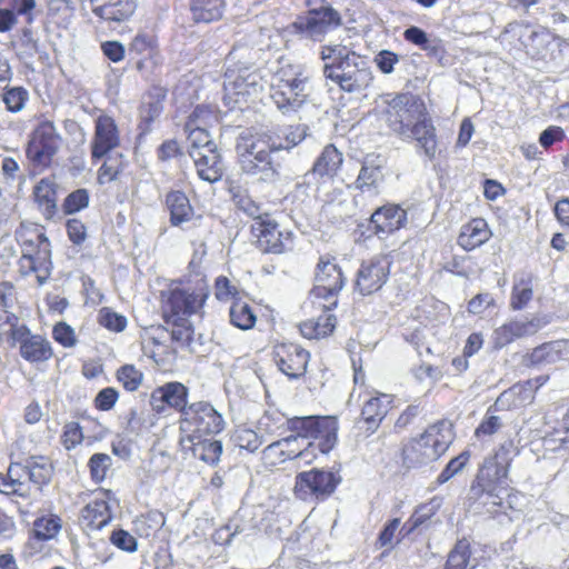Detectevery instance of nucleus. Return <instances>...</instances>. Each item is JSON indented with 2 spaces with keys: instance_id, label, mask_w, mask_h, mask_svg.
Listing matches in <instances>:
<instances>
[{
  "instance_id": "0eeeda50",
  "label": "nucleus",
  "mask_w": 569,
  "mask_h": 569,
  "mask_svg": "<svg viewBox=\"0 0 569 569\" xmlns=\"http://www.w3.org/2000/svg\"><path fill=\"white\" fill-rule=\"evenodd\" d=\"M273 149L266 132H247L237 142V152L241 170L261 181H271L278 176L271 157Z\"/></svg>"
},
{
  "instance_id": "c9c22d12",
  "label": "nucleus",
  "mask_w": 569,
  "mask_h": 569,
  "mask_svg": "<svg viewBox=\"0 0 569 569\" xmlns=\"http://www.w3.org/2000/svg\"><path fill=\"white\" fill-rule=\"evenodd\" d=\"M96 17L108 22L128 21L137 9L136 0H90Z\"/></svg>"
},
{
  "instance_id": "412c9836",
  "label": "nucleus",
  "mask_w": 569,
  "mask_h": 569,
  "mask_svg": "<svg viewBox=\"0 0 569 569\" xmlns=\"http://www.w3.org/2000/svg\"><path fill=\"white\" fill-rule=\"evenodd\" d=\"M411 111H417L419 114L426 111V106L419 97L409 93H397L387 101L383 110L385 119L390 129L399 137L408 136L411 126L406 120Z\"/></svg>"
},
{
  "instance_id": "9d476101",
  "label": "nucleus",
  "mask_w": 569,
  "mask_h": 569,
  "mask_svg": "<svg viewBox=\"0 0 569 569\" xmlns=\"http://www.w3.org/2000/svg\"><path fill=\"white\" fill-rule=\"evenodd\" d=\"M307 78L288 64L280 67L271 77L270 98L283 113L296 112L307 100Z\"/></svg>"
},
{
  "instance_id": "f257e3e1",
  "label": "nucleus",
  "mask_w": 569,
  "mask_h": 569,
  "mask_svg": "<svg viewBox=\"0 0 569 569\" xmlns=\"http://www.w3.org/2000/svg\"><path fill=\"white\" fill-rule=\"evenodd\" d=\"M511 443H501L479 466L470 487V506L476 510L499 513L503 508L502 493L510 490L507 483L510 467Z\"/></svg>"
},
{
  "instance_id": "052dcab7",
  "label": "nucleus",
  "mask_w": 569,
  "mask_h": 569,
  "mask_svg": "<svg viewBox=\"0 0 569 569\" xmlns=\"http://www.w3.org/2000/svg\"><path fill=\"white\" fill-rule=\"evenodd\" d=\"M470 457V451L465 450L457 457L450 459L446 467L442 469V471L438 475L436 480L437 485H443L448 482L451 478H453L456 475L461 472L468 465Z\"/></svg>"
},
{
  "instance_id": "dca6fc26",
  "label": "nucleus",
  "mask_w": 569,
  "mask_h": 569,
  "mask_svg": "<svg viewBox=\"0 0 569 569\" xmlns=\"http://www.w3.org/2000/svg\"><path fill=\"white\" fill-rule=\"evenodd\" d=\"M341 24L340 12L326 3L319 8H310L305 16H299L292 23V29L298 34L317 40Z\"/></svg>"
},
{
  "instance_id": "7ed1b4c3",
  "label": "nucleus",
  "mask_w": 569,
  "mask_h": 569,
  "mask_svg": "<svg viewBox=\"0 0 569 569\" xmlns=\"http://www.w3.org/2000/svg\"><path fill=\"white\" fill-rule=\"evenodd\" d=\"M343 153L333 143L326 144L316 157L311 168L297 183V191L312 196L326 209L341 204L343 191L335 186V180L343 166Z\"/></svg>"
},
{
  "instance_id": "1a4fd4ad",
  "label": "nucleus",
  "mask_w": 569,
  "mask_h": 569,
  "mask_svg": "<svg viewBox=\"0 0 569 569\" xmlns=\"http://www.w3.org/2000/svg\"><path fill=\"white\" fill-rule=\"evenodd\" d=\"M250 234L253 246L263 254L283 256L295 250V231L268 213L253 218Z\"/></svg>"
},
{
  "instance_id": "79ce46f5",
  "label": "nucleus",
  "mask_w": 569,
  "mask_h": 569,
  "mask_svg": "<svg viewBox=\"0 0 569 569\" xmlns=\"http://www.w3.org/2000/svg\"><path fill=\"white\" fill-rule=\"evenodd\" d=\"M393 461L397 471L400 473H407L412 469L428 465L415 437L401 443Z\"/></svg>"
},
{
  "instance_id": "7c9ffc66",
  "label": "nucleus",
  "mask_w": 569,
  "mask_h": 569,
  "mask_svg": "<svg viewBox=\"0 0 569 569\" xmlns=\"http://www.w3.org/2000/svg\"><path fill=\"white\" fill-rule=\"evenodd\" d=\"M492 236L488 221L482 217H475L461 224L457 244L466 252H470L486 244Z\"/></svg>"
},
{
  "instance_id": "4468645a",
  "label": "nucleus",
  "mask_w": 569,
  "mask_h": 569,
  "mask_svg": "<svg viewBox=\"0 0 569 569\" xmlns=\"http://www.w3.org/2000/svg\"><path fill=\"white\" fill-rule=\"evenodd\" d=\"M182 429L191 432L190 440L213 436L221 432L224 428L222 416L208 401H196L189 405V408L180 418Z\"/></svg>"
},
{
  "instance_id": "37998d69",
  "label": "nucleus",
  "mask_w": 569,
  "mask_h": 569,
  "mask_svg": "<svg viewBox=\"0 0 569 569\" xmlns=\"http://www.w3.org/2000/svg\"><path fill=\"white\" fill-rule=\"evenodd\" d=\"M226 7V0H189V11L194 23L220 21Z\"/></svg>"
},
{
  "instance_id": "b1692460",
  "label": "nucleus",
  "mask_w": 569,
  "mask_h": 569,
  "mask_svg": "<svg viewBox=\"0 0 569 569\" xmlns=\"http://www.w3.org/2000/svg\"><path fill=\"white\" fill-rule=\"evenodd\" d=\"M189 389L182 382L170 381L154 388L150 395V407L157 415H163L169 410H174L183 417V412L189 408Z\"/></svg>"
},
{
  "instance_id": "774afa93",
  "label": "nucleus",
  "mask_w": 569,
  "mask_h": 569,
  "mask_svg": "<svg viewBox=\"0 0 569 569\" xmlns=\"http://www.w3.org/2000/svg\"><path fill=\"white\" fill-rule=\"evenodd\" d=\"M213 290L216 299L220 302L238 299L237 287L226 276H219L214 279Z\"/></svg>"
},
{
  "instance_id": "ddd939ff",
  "label": "nucleus",
  "mask_w": 569,
  "mask_h": 569,
  "mask_svg": "<svg viewBox=\"0 0 569 569\" xmlns=\"http://www.w3.org/2000/svg\"><path fill=\"white\" fill-rule=\"evenodd\" d=\"M341 481L339 471L311 468L296 475L293 495L303 502H325L333 496Z\"/></svg>"
},
{
  "instance_id": "ea45409f",
  "label": "nucleus",
  "mask_w": 569,
  "mask_h": 569,
  "mask_svg": "<svg viewBox=\"0 0 569 569\" xmlns=\"http://www.w3.org/2000/svg\"><path fill=\"white\" fill-rule=\"evenodd\" d=\"M533 273L522 271L515 274L509 301L511 310L520 311L528 307L533 299Z\"/></svg>"
},
{
  "instance_id": "69168bd1",
  "label": "nucleus",
  "mask_w": 569,
  "mask_h": 569,
  "mask_svg": "<svg viewBox=\"0 0 569 569\" xmlns=\"http://www.w3.org/2000/svg\"><path fill=\"white\" fill-rule=\"evenodd\" d=\"M496 412H498V410H491V406L487 409L485 417L475 430L477 438L489 437L500 430L502 421Z\"/></svg>"
},
{
  "instance_id": "0e129e2a",
  "label": "nucleus",
  "mask_w": 569,
  "mask_h": 569,
  "mask_svg": "<svg viewBox=\"0 0 569 569\" xmlns=\"http://www.w3.org/2000/svg\"><path fill=\"white\" fill-rule=\"evenodd\" d=\"M84 439L82 427L77 421L66 422L60 435V442L66 450H72Z\"/></svg>"
},
{
  "instance_id": "bf43d9fd",
  "label": "nucleus",
  "mask_w": 569,
  "mask_h": 569,
  "mask_svg": "<svg viewBox=\"0 0 569 569\" xmlns=\"http://www.w3.org/2000/svg\"><path fill=\"white\" fill-rule=\"evenodd\" d=\"M110 467L111 458L109 455L102 452L93 453L88 461L91 480L97 485L101 483L106 479Z\"/></svg>"
},
{
  "instance_id": "f03ea898",
  "label": "nucleus",
  "mask_w": 569,
  "mask_h": 569,
  "mask_svg": "<svg viewBox=\"0 0 569 569\" xmlns=\"http://www.w3.org/2000/svg\"><path fill=\"white\" fill-rule=\"evenodd\" d=\"M210 296V287L204 273L189 271L181 278L171 280L159 295L161 318L164 323L189 320L202 315Z\"/></svg>"
},
{
  "instance_id": "2eb2a0df",
  "label": "nucleus",
  "mask_w": 569,
  "mask_h": 569,
  "mask_svg": "<svg viewBox=\"0 0 569 569\" xmlns=\"http://www.w3.org/2000/svg\"><path fill=\"white\" fill-rule=\"evenodd\" d=\"M392 266L390 253H377L363 260L356 273L355 291L361 296L378 292L388 281Z\"/></svg>"
},
{
  "instance_id": "6ab92c4d",
  "label": "nucleus",
  "mask_w": 569,
  "mask_h": 569,
  "mask_svg": "<svg viewBox=\"0 0 569 569\" xmlns=\"http://www.w3.org/2000/svg\"><path fill=\"white\" fill-rule=\"evenodd\" d=\"M121 144L120 129L113 117L102 113L94 119L93 136L90 141V158L97 164L108 153Z\"/></svg>"
},
{
  "instance_id": "de8ad7c7",
  "label": "nucleus",
  "mask_w": 569,
  "mask_h": 569,
  "mask_svg": "<svg viewBox=\"0 0 569 569\" xmlns=\"http://www.w3.org/2000/svg\"><path fill=\"white\" fill-rule=\"evenodd\" d=\"M229 320L233 327L240 330H250L257 322V315L250 303L238 298L231 301Z\"/></svg>"
},
{
  "instance_id": "c85d7f7f",
  "label": "nucleus",
  "mask_w": 569,
  "mask_h": 569,
  "mask_svg": "<svg viewBox=\"0 0 569 569\" xmlns=\"http://www.w3.org/2000/svg\"><path fill=\"white\" fill-rule=\"evenodd\" d=\"M313 306L317 307L321 313L316 318L300 321L298 323V330L300 335L308 340L326 339L333 335L338 325V319L336 315L332 313V310L336 308H328L329 302L322 305L320 301H317Z\"/></svg>"
},
{
  "instance_id": "338daca9",
  "label": "nucleus",
  "mask_w": 569,
  "mask_h": 569,
  "mask_svg": "<svg viewBox=\"0 0 569 569\" xmlns=\"http://www.w3.org/2000/svg\"><path fill=\"white\" fill-rule=\"evenodd\" d=\"M172 327L171 341L178 347L189 346L193 339L194 329L189 320H182L177 323H168Z\"/></svg>"
},
{
  "instance_id": "f704fd0d",
  "label": "nucleus",
  "mask_w": 569,
  "mask_h": 569,
  "mask_svg": "<svg viewBox=\"0 0 569 569\" xmlns=\"http://www.w3.org/2000/svg\"><path fill=\"white\" fill-rule=\"evenodd\" d=\"M296 433L273 441L262 450V461L267 467H277L286 461L296 459L303 455L299 447Z\"/></svg>"
},
{
  "instance_id": "72a5a7b5",
  "label": "nucleus",
  "mask_w": 569,
  "mask_h": 569,
  "mask_svg": "<svg viewBox=\"0 0 569 569\" xmlns=\"http://www.w3.org/2000/svg\"><path fill=\"white\" fill-rule=\"evenodd\" d=\"M192 158L198 177L208 182H217L223 176V162L218 147L202 151H189Z\"/></svg>"
},
{
  "instance_id": "6e6d98bb",
  "label": "nucleus",
  "mask_w": 569,
  "mask_h": 569,
  "mask_svg": "<svg viewBox=\"0 0 569 569\" xmlns=\"http://www.w3.org/2000/svg\"><path fill=\"white\" fill-rule=\"evenodd\" d=\"M471 557V547L467 539L458 540L449 552L443 569H468Z\"/></svg>"
},
{
  "instance_id": "a211bd4d",
  "label": "nucleus",
  "mask_w": 569,
  "mask_h": 569,
  "mask_svg": "<svg viewBox=\"0 0 569 569\" xmlns=\"http://www.w3.org/2000/svg\"><path fill=\"white\" fill-rule=\"evenodd\" d=\"M63 529V519L60 515L49 511L34 518L24 542V551L33 557L44 550V546L58 539Z\"/></svg>"
},
{
  "instance_id": "aec40b11",
  "label": "nucleus",
  "mask_w": 569,
  "mask_h": 569,
  "mask_svg": "<svg viewBox=\"0 0 569 569\" xmlns=\"http://www.w3.org/2000/svg\"><path fill=\"white\" fill-rule=\"evenodd\" d=\"M408 224V212L399 203L387 202L378 207L368 220V231L378 239H387Z\"/></svg>"
},
{
  "instance_id": "e2e57ef3",
  "label": "nucleus",
  "mask_w": 569,
  "mask_h": 569,
  "mask_svg": "<svg viewBox=\"0 0 569 569\" xmlns=\"http://www.w3.org/2000/svg\"><path fill=\"white\" fill-rule=\"evenodd\" d=\"M89 191L87 189H77L70 192L62 202V211L64 214H73L89 206Z\"/></svg>"
},
{
  "instance_id": "c03bdc74",
  "label": "nucleus",
  "mask_w": 569,
  "mask_h": 569,
  "mask_svg": "<svg viewBox=\"0 0 569 569\" xmlns=\"http://www.w3.org/2000/svg\"><path fill=\"white\" fill-rule=\"evenodd\" d=\"M266 133L277 151L289 150L298 146L306 138V130L300 124L277 128Z\"/></svg>"
},
{
  "instance_id": "13d9d810",
  "label": "nucleus",
  "mask_w": 569,
  "mask_h": 569,
  "mask_svg": "<svg viewBox=\"0 0 569 569\" xmlns=\"http://www.w3.org/2000/svg\"><path fill=\"white\" fill-rule=\"evenodd\" d=\"M74 9L67 0H53L48 8L50 21L58 27H67L73 17Z\"/></svg>"
},
{
  "instance_id": "a18cd8bd",
  "label": "nucleus",
  "mask_w": 569,
  "mask_h": 569,
  "mask_svg": "<svg viewBox=\"0 0 569 569\" xmlns=\"http://www.w3.org/2000/svg\"><path fill=\"white\" fill-rule=\"evenodd\" d=\"M102 159L104 160L97 171V182L101 186L118 180L128 166L124 156L120 152H110Z\"/></svg>"
},
{
  "instance_id": "2f4dec72",
  "label": "nucleus",
  "mask_w": 569,
  "mask_h": 569,
  "mask_svg": "<svg viewBox=\"0 0 569 569\" xmlns=\"http://www.w3.org/2000/svg\"><path fill=\"white\" fill-rule=\"evenodd\" d=\"M560 361L569 362V340L543 342L525 356L528 367L552 365Z\"/></svg>"
},
{
  "instance_id": "a878e982",
  "label": "nucleus",
  "mask_w": 569,
  "mask_h": 569,
  "mask_svg": "<svg viewBox=\"0 0 569 569\" xmlns=\"http://www.w3.org/2000/svg\"><path fill=\"white\" fill-rule=\"evenodd\" d=\"M110 497V490L100 488L97 496L81 509L79 520L84 528L91 531L101 530L111 521Z\"/></svg>"
},
{
  "instance_id": "3c124183",
  "label": "nucleus",
  "mask_w": 569,
  "mask_h": 569,
  "mask_svg": "<svg viewBox=\"0 0 569 569\" xmlns=\"http://www.w3.org/2000/svg\"><path fill=\"white\" fill-rule=\"evenodd\" d=\"M192 441L193 456L208 465H217L222 453L219 440L194 438Z\"/></svg>"
},
{
  "instance_id": "39448f33",
  "label": "nucleus",
  "mask_w": 569,
  "mask_h": 569,
  "mask_svg": "<svg viewBox=\"0 0 569 569\" xmlns=\"http://www.w3.org/2000/svg\"><path fill=\"white\" fill-rule=\"evenodd\" d=\"M16 240L21 256L17 261L21 277L34 274L42 286L51 273V243L44 228L38 223L22 222L16 230Z\"/></svg>"
},
{
  "instance_id": "bb28decb",
  "label": "nucleus",
  "mask_w": 569,
  "mask_h": 569,
  "mask_svg": "<svg viewBox=\"0 0 569 569\" xmlns=\"http://www.w3.org/2000/svg\"><path fill=\"white\" fill-rule=\"evenodd\" d=\"M545 325L539 317L512 319L495 330L493 343L503 348L518 339L535 336Z\"/></svg>"
},
{
  "instance_id": "5701e85b",
  "label": "nucleus",
  "mask_w": 569,
  "mask_h": 569,
  "mask_svg": "<svg viewBox=\"0 0 569 569\" xmlns=\"http://www.w3.org/2000/svg\"><path fill=\"white\" fill-rule=\"evenodd\" d=\"M453 438L452 427L445 420L428 426L421 435L415 437L428 465L447 452Z\"/></svg>"
},
{
  "instance_id": "58836bf2",
  "label": "nucleus",
  "mask_w": 569,
  "mask_h": 569,
  "mask_svg": "<svg viewBox=\"0 0 569 569\" xmlns=\"http://www.w3.org/2000/svg\"><path fill=\"white\" fill-rule=\"evenodd\" d=\"M442 498L432 497L427 502L416 507L409 519L400 528L399 537L396 543H399L405 537L411 535L416 529L430 520L441 507Z\"/></svg>"
},
{
  "instance_id": "49530a36",
  "label": "nucleus",
  "mask_w": 569,
  "mask_h": 569,
  "mask_svg": "<svg viewBox=\"0 0 569 569\" xmlns=\"http://www.w3.org/2000/svg\"><path fill=\"white\" fill-rule=\"evenodd\" d=\"M0 493L21 498L29 496L24 490V481L22 480V473L19 472L18 461H11L6 473L0 472Z\"/></svg>"
},
{
  "instance_id": "5fc2aeb1",
  "label": "nucleus",
  "mask_w": 569,
  "mask_h": 569,
  "mask_svg": "<svg viewBox=\"0 0 569 569\" xmlns=\"http://www.w3.org/2000/svg\"><path fill=\"white\" fill-rule=\"evenodd\" d=\"M114 376L117 381L128 392L137 391L143 381V372L130 363L119 367Z\"/></svg>"
},
{
  "instance_id": "864d4df0",
  "label": "nucleus",
  "mask_w": 569,
  "mask_h": 569,
  "mask_svg": "<svg viewBox=\"0 0 569 569\" xmlns=\"http://www.w3.org/2000/svg\"><path fill=\"white\" fill-rule=\"evenodd\" d=\"M164 516L159 511H149L139 516L136 521V531L140 537L154 536L164 525Z\"/></svg>"
},
{
  "instance_id": "a19ab883",
  "label": "nucleus",
  "mask_w": 569,
  "mask_h": 569,
  "mask_svg": "<svg viewBox=\"0 0 569 569\" xmlns=\"http://www.w3.org/2000/svg\"><path fill=\"white\" fill-rule=\"evenodd\" d=\"M164 204L170 213V224L173 227H179L193 218L194 210L189 198L181 190L169 191L166 194Z\"/></svg>"
},
{
  "instance_id": "f3484780",
  "label": "nucleus",
  "mask_w": 569,
  "mask_h": 569,
  "mask_svg": "<svg viewBox=\"0 0 569 569\" xmlns=\"http://www.w3.org/2000/svg\"><path fill=\"white\" fill-rule=\"evenodd\" d=\"M310 358V352L297 342L281 341L272 346L273 363L290 380H298L306 376Z\"/></svg>"
},
{
  "instance_id": "6e6552de",
  "label": "nucleus",
  "mask_w": 569,
  "mask_h": 569,
  "mask_svg": "<svg viewBox=\"0 0 569 569\" xmlns=\"http://www.w3.org/2000/svg\"><path fill=\"white\" fill-rule=\"evenodd\" d=\"M63 138L52 120L40 119L31 129L24 146V156L33 173H43L52 168Z\"/></svg>"
},
{
  "instance_id": "393cba45",
  "label": "nucleus",
  "mask_w": 569,
  "mask_h": 569,
  "mask_svg": "<svg viewBox=\"0 0 569 569\" xmlns=\"http://www.w3.org/2000/svg\"><path fill=\"white\" fill-rule=\"evenodd\" d=\"M59 184L54 176L41 178L33 187L31 198L37 211L50 222L59 216Z\"/></svg>"
},
{
  "instance_id": "4c0bfd02",
  "label": "nucleus",
  "mask_w": 569,
  "mask_h": 569,
  "mask_svg": "<svg viewBox=\"0 0 569 569\" xmlns=\"http://www.w3.org/2000/svg\"><path fill=\"white\" fill-rule=\"evenodd\" d=\"M167 89L161 86H152L144 94L140 107L139 129L146 133L151 130L153 121L163 110V101L167 98Z\"/></svg>"
},
{
  "instance_id": "f8f14e48",
  "label": "nucleus",
  "mask_w": 569,
  "mask_h": 569,
  "mask_svg": "<svg viewBox=\"0 0 569 569\" xmlns=\"http://www.w3.org/2000/svg\"><path fill=\"white\" fill-rule=\"evenodd\" d=\"M287 429L302 439H312L321 453H329L338 443L339 419L337 416L291 417Z\"/></svg>"
},
{
  "instance_id": "423d86ee",
  "label": "nucleus",
  "mask_w": 569,
  "mask_h": 569,
  "mask_svg": "<svg viewBox=\"0 0 569 569\" xmlns=\"http://www.w3.org/2000/svg\"><path fill=\"white\" fill-rule=\"evenodd\" d=\"M263 90L259 69L242 61L230 63L223 73L222 100L231 109L254 102Z\"/></svg>"
},
{
  "instance_id": "20e7f679",
  "label": "nucleus",
  "mask_w": 569,
  "mask_h": 569,
  "mask_svg": "<svg viewBox=\"0 0 569 569\" xmlns=\"http://www.w3.org/2000/svg\"><path fill=\"white\" fill-rule=\"evenodd\" d=\"M320 56L325 61V78L336 83L340 90L355 93L367 90L371 86L373 81L371 68L347 46H322Z\"/></svg>"
},
{
  "instance_id": "603ef678",
  "label": "nucleus",
  "mask_w": 569,
  "mask_h": 569,
  "mask_svg": "<svg viewBox=\"0 0 569 569\" xmlns=\"http://www.w3.org/2000/svg\"><path fill=\"white\" fill-rule=\"evenodd\" d=\"M158 38L152 33L138 32L129 43V52L138 57L152 59L158 54Z\"/></svg>"
},
{
  "instance_id": "680f3d73",
  "label": "nucleus",
  "mask_w": 569,
  "mask_h": 569,
  "mask_svg": "<svg viewBox=\"0 0 569 569\" xmlns=\"http://www.w3.org/2000/svg\"><path fill=\"white\" fill-rule=\"evenodd\" d=\"M187 132L188 140V152L189 151H202L204 149L217 148L218 146L211 139L209 130L204 129H184Z\"/></svg>"
},
{
  "instance_id": "c756f323",
  "label": "nucleus",
  "mask_w": 569,
  "mask_h": 569,
  "mask_svg": "<svg viewBox=\"0 0 569 569\" xmlns=\"http://www.w3.org/2000/svg\"><path fill=\"white\" fill-rule=\"evenodd\" d=\"M420 116L421 118L409 128L407 138H411L416 142L419 153L429 160H435L438 154L437 129L427 110ZM402 138L406 139V137Z\"/></svg>"
},
{
  "instance_id": "4be33fe9",
  "label": "nucleus",
  "mask_w": 569,
  "mask_h": 569,
  "mask_svg": "<svg viewBox=\"0 0 569 569\" xmlns=\"http://www.w3.org/2000/svg\"><path fill=\"white\" fill-rule=\"evenodd\" d=\"M9 338L19 343L20 356L30 363L46 362L53 357L50 341L41 335H32L26 325L11 327Z\"/></svg>"
},
{
  "instance_id": "e433bc0d",
  "label": "nucleus",
  "mask_w": 569,
  "mask_h": 569,
  "mask_svg": "<svg viewBox=\"0 0 569 569\" xmlns=\"http://www.w3.org/2000/svg\"><path fill=\"white\" fill-rule=\"evenodd\" d=\"M19 462V472L36 486L38 489H42L48 486L54 475V467L51 460L46 456H31L23 462Z\"/></svg>"
},
{
  "instance_id": "cd10ccee",
  "label": "nucleus",
  "mask_w": 569,
  "mask_h": 569,
  "mask_svg": "<svg viewBox=\"0 0 569 569\" xmlns=\"http://www.w3.org/2000/svg\"><path fill=\"white\" fill-rule=\"evenodd\" d=\"M395 397L379 391L372 392L363 402L359 421L365 425L366 431L373 433L381 426L383 419L393 409Z\"/></svg>"
},
{
  "instance_id": "4d7b16f0",
  "label": "nucleus",
  "mask_w": 569,
  "mask_h": 569,
  "mask_svg": "<svg viewBox=\"0 0 569 569\" xmlns=\"http://www.w3.org/2000/svg\"><path fill=\"white\" fill-rule=\"evenodd\" d=\"M97 320L101 327L114 333L124 331L128 326L126 316L116 312L110 307H102L98 311Z\"/></svg>"
},
{
  "instance_id": "473e14b6",
  "label": "nucleus",
  "mask_w": 569,
  "mask_h": 569,
  "mask_svg": "<svg viewBox=\"0 0 569 569\" xmlns=\"http://www.w3.org/2000/svg\"><path fill=\"white\" fill-rule=\"evenodd\" d=\"M386 160L380 154H370L362 161L355 181L361 192L377 191L385 181Z\"/></svg>"
},
{
  "instance_id": "09e8293b",
  "label": "nucleus",
  "mask_w": 569,
  "mask_h": 569,
  "mask_svg": "<svg viewBox=\"0 0 569 569\" xmlns=\"http://www.w3.org/2000/svg\"><path fill=\"white\" fill-rule=\"evenodd\" d=\"M220 122L219 112L209 106H197L186 120L184 129L211 130Z\"/></svg>"
},
{
  "instance_id": "8fccbe9b",
  "label": "nucleus",
  "mask_w": 569,
  "mask_h": 569,
  "mask_svg": "<svg viewBox=\"0 0 569 569\" xmlns=\"http://www.w3.org/2000/svg\"><path fill=\"white\" fill-rule=\"evenodd\" d=\"M0 97L8 112L19 113L29 101V91L22 86L6 84L0 91Z\"/></svg>"
},
{
  "instance_id": "9b49d317",
  "label": "nucleus",
  "mask_w": 569,
  "mask_h": 569,
  "mask_svg": "<svg viewBox=\"0 0 569 569\" xmlns=\"http://www.w3.org/2000/svg\"><path fill=\"white\" fill-rule=\"evenodd\" d=\"M346 284V277L338 259L332 253L326 252L319 256L313 269V284L309 291V300L312 305L325 300L328 308H337L338 295Z\"/></svg>"
}]
</instances>
